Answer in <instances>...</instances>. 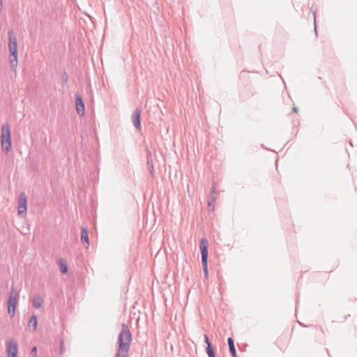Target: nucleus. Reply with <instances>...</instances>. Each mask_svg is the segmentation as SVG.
Returning a JSON list of instances; mask_svg holds the SVG:
<instances>
[{"label":"nucleus","instance_id":"19","mask_svg":"<svg viewBox=\"0 0 357 357\" xmlns=\"http://www.w3.org/2000/svg\"><path fill=\"white\" fill-rule=\"evenodd\" d=\"M204 342L208 346V344H211L208 337L206 335H204Z\"/></svg>","mask_w":357,"mask_h":357},{"label":"nucleus","instance_id":"13","mask_svg":"<svg viewBox=\"0 0 357 357\" xmlns=\"http://www.w3.org/2000/svg\"><path fill=\"white\" fill-rule=\"evenodd\" d=\"M228 345L229 351L233 357H236V351L234 346V341L231 337H229L228 340Z\"/></svg>","mask_w":357,"mask_h":357},{"label":"nucleus","instance_id":"18","mask_svg":"<svg viewBox=\"0 0 357 357\" xmlns=\"http://www.w3.org/2000/svg\"><path fill=\"white\" fill-rule=\"evenodd\" d=\"M31 354L32 356H36L37 355V347H33L31 351Z\"/></svg>","mask_w":357,"mask_h":357},{"label":"nucleus","instance_id":"17","mask_svg":"<svg viewBox=\"0 0 357 357\" xmlns=\"http://www.w3.org/2000/svg\"><path fill=\"white\" fill-rule=\"evenodd\" d=\"M147 165H149V171L151 174H153V164L150 162L149 159L148 158Z\"/></svg>","mask_w":357,"mask_h":357},{"label":"nucleus","instance_id":"2","mask_svg":"<svg viewBox=\"0 0 357 357\" xmlns=\"http://www.w3.org/2000/svg\"><path fill=\"white\" fill-rule=\"evenodd\" d=\"M8 41L10 68H15L17 65V41L13 30L8 31Z\"/></svg>","mask_w":357,"mask_h":357},{"label":"nucleus","instance_id":"11","mask_svg":"<svg viewBox=\"0 0 357 357\" xmlns=\"http://www.w3.org/2000/svg\"><path fill=\"white\" fill-rule=\"evenodd\" d=\"M88 231L86 228L82 227V235H81V241L83 244H86V248L89 245V235H88Z\"/></svg>","mask_w":357,"mask_h":357},{"label":"nucleus","instance_id":"16","mask_svg":"<svg viewBox=\"0 0 357 357\" xmlns=\"http://www.w3.org/2000/svg\"><path fill=\"white\" fill-rule=\"evenodd\" d=\"M61 79H62L63 82H64V83L68 82V76L66 73H63V75H61Z\"/></svg>","mask_w":357,"mask_h":357},{"label":"nucleus","instance_id":"12","mask_svg":"<svg viewBox=\"0 0 357 357\" xmlns=\"http://www.w3.org/2000/svg\"><path fill=\"white\" fill-rule=\"evenodd\" d=\"M43 302V301L39 295H35L32 301L33 307L36 309H39L41 307Z\"/></svg>","mask_w":357,"mask_h":357},{"label":"nucleus","instance_id":"1","mask_svg":"<svg viewBox=\"0 0 357 357\" xmlns=\"http://www.w3.org/2000/svg\"><path fill=\"white\" fill-rule=\"evenodd\" d=\"M132 341V334L128 326L123 324L118 337V348L115 357H127Z\"/></svg>","mask_w":357,"mask_h":357},{"label":"nucleus","instance_id":"20","mask_svg":"<svg viewBox=\"0 0 357 357\" xmlns=\"http://www.w3.org/2000/svg\"><path fill=\"white\" fill-rule=\"evenodd\" d=\"M215 191V188L214 186H213L212 188H211V192L214 193Z\"/></svg>","mask_w":357,"mask_h":357},{"label":"nucleus","instance_id":"15","mask_svg":"<svg viewBox=\"0 0 357 357\" xmlns=\"http://www.w3.org/2000/svg\"><path fill=\"white\" fill-rule=\"evenodd\" d=\"M60 269L62 273H66L68 272V266L65 263L60 262Z\"/></svg>","mask_w":357,"mask_h":357},{"label":"nucleus","instance_id":"5","mask_svg":"<svg viewBox=\"0 0 357 357\" xmlns=\"http://www.w3.org/2000/svg\"><path fill=\"white\" fill-rule=\"evenodd\" d=\"M18 300L19 293L13 287L10 292L8 301V313L10 317H13L15 315Z\"/></svg>","mask_w":357,"mask_h":357},{"label":"nucleus","instance_id":"9","mask_svg":"<svg viewBox=\"0 0 357 357\" xmlns=\"http://www.w3.org/2000/svg\"><path fill=\"white\" fill-rule=\"evenodd\" d=\"M76 109L79 115L82 116L84 114V105L83 103L81 96L76 95Z\"/></svg>","mask_w":357,"mask_h":357},{"label":"nucleus","instance_id":"6","mask_svg":"<svg viewBox=\"0 0 357 357\" xmlns=\"http://www.w3.org/2000/svg\"><path fill=\"white\" fill-rule=\"evenodd\" d=\"M27 199L25 193L22 192L20 194L17 202V213L20 216H23L26 213L27 209Z\"/></svg>","mask_w":357,"mask_h":357},{"label":"nucleus","instance_id":"23","mask_svg":"<svg viewBox=\"0 0 357 357\" xmlns=\"http://www.w3.org/2000/svg\"><path fill=\"white\" fill-rule=\"evenodd\" d=\"M316 29H317V26H316V23L314 22V29H315V32L317 33Z\"/></svg>","mask_w":357,"mask_h":357},{"label":"nucleus","instance_id":"7","mask_svg":"<svg viewBox=\"0 0 357 357\" xmlns=\"http://www.w3.org/2000/svg\"><path fill=\"white\" fill-rule=\"evenodd\" d=\"M17 342L12 338L6 344V352L8 357H17Z\"/></svg>","mask_w":357,"mask_h":357},{"label":"nucleus","instance_id":"8","mask_svg":"<svg viewBox=\"0 0 357 357\" xmlns=\"http://www.w3.org/2000/svg\"><path fill=\"white\" fill-rule=\"evenodd\" d=\"M140 116H141V112L137 108V109H136L133 112L132 115V124H133L134 127L137 128V129H140L141 128Z\"/></svg>","mask_w":357,"mask_h":357},{"label":"nucleus","instance_id":"14","mask_svg":"<svg viewBox=\"0 0 357 357\" xmlns=\"http://www.w3.org/2000/svg\"><path fill=\"white\" fill-rule=\"evenodd\" d=\"M206 350L208 357H215V354L211 344H208V346H207Z\"/></svg>","mask_w":357,"mask_h":357},{"label":"nucleus","instance_id":"21","mask_svg":"<svg viewBox=\"0 0 357 357\" xmlns=\"http://www.w3.org/2000/svg\"><path fill=\"white\" fill-rule=\"evenodd\" d=\"M2 10V0H0V12Z\"/></svg>","mask_w":357,"mask_h":357},{"label":"nucleus","instance_id":"10","mask_svg":"<svg viewBox=\"0 0 357 357\" xmlns=\"http://www.w3.org/2000/svg\"><path fill=\"white\" fill-rule=\"evenodd\" d=\"M37 317L35 314H33L28 323V327L30 331L34 332L37 328Z\"/></svg>","mask_w":357,"mask_h":357},{"label":"nucleus","instance_id":"22","mask_svg":"<svg viewBox=\"0 0 357 357\" xmlns=\"http://www.w3.org/2000/svg\"><path fill=\"white\" fill-rule=\"evenodd\" d=\"M293 110H294V112H297L298 109H297V107H294L293 108Z\"/></svg>","mask_w":357,"mask_h":357},{"label":"nucleus","instance_id":"24","mask_svg":"<svg viewBox=\"0 0 357 357\" xmlns=\"http://www.w3.org/2000/svg\"><path fill=\"white\" fill-rule=\"evenodd\" d=\"M313 15H314V18L315 19L316 12H314Z\"/></svg>","mask_w":357,"mask_h":357},{"label":"nucleus","instance_id":"4","mask_svg":"<svg viewBox=\"0 0 357 357\" xmlns=\"http://www.w3.org/2000/svg\"><path fill=\"white\" fill-rule=\"evenodd\" d=\"M200 250L202 255V264L205 278H208V241L206 238L200 239Z\"/></svg>","mask_w":357,"mask_h":357},{"label":"nucleus","instance_id":"3","mask_svg":"<svg viewBox=\"0 0 357 357\" xmlns=\"http://www.w3.org/2000/svg\"><path fill=\"white\" fill-rule=\"evenodd\" d=\"M1 147L2 149L8 153L11 150L10 128L8 123H4L1 126Z\"/></svg>","mask_w":357,"mask_h":357}]
</instances>
